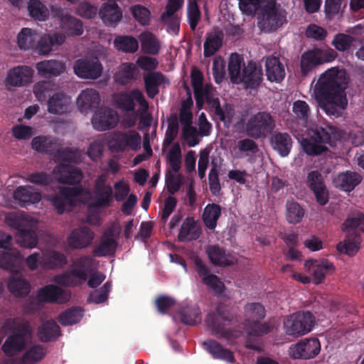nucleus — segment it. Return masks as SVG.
Here are the masks:
<instances>
[{
  "label": "nucleus",
  "instance_id": "nucleus-1",
  "mask_svg": "<svg viewBox=\"0 0 364 364\" xmlns=\"http://www.w3.org/2000/svg\"><path fill=\"white\" fill-rule=\"evenodd\" d=\"M347 84L346 70L337 67L327 70L319 77L314 87V96L320 109L328 117H340L346 110Z\"/></svg>",
  "mask_w": 364,
  "mask_h": 364
},
{
  "label": "nucleus",
  "instance_id": "nucleus-2",
  "mask_svg": "<svg viewBox=\"0 0 364 364\" xmlns=\"http://www.w3.org/2000/svg\"><path fill=\"white\" fill-rule=\"evenodd\" d=\"M23 257L19 251L0 254V267L10 272L7 288L16 297H26L31 291L29 282L20 273Z\"/></svg>",
  "mask_w": 364,
  "mask_h": 364
},
{
  "label": "nucleus",
  "instance_id": "nucleus-3",
  "mask_svg": "<svg viewBox=\"0 0 364 364\" xmlns=\"http://www.w3.org/2000/svg\"><path fill=\"white\" fill-rule=\"evenodd\" d=\"M219 318L228 323L239 321L238 316L236 313L232 311L224 304H218L215 311L208 313L205 320L208 329L210 330L213 335L218 338H225L226 340L235 339L241 336V331L231 328H226L224 323L219 321Z\"/></svg>",
  "mask_w": 364,
  "mask_h": 364
},
{
  "label": "nucleus",
  "instance_id": "nucleus-4",
  "mask_svg": "<svg viewBox=\"0 0 364 364\" xmlns=\"http://www.w3.org/2000/svg\"><path fill=\"white\" fill-rule=\"evenodd\" d=\"M62 141L53 135H39L34 136L31 141V147L40 154L48 156L54 155L55 159H80L84 152L73 147H61Z\"/></svg>",
  "mask_w": 364,
  "mask_h": 364
},
{
  "label": "nucleus",
  "instance_id": "nucleus-5",
  "mask_svg": "<svg viewBox=\"0 0 364 364\" xmlns=\"http://www.w3.org/2000/svg\"><path fill=\"white\" fill-rule=\"evenodd\" d=\"M338 136V129L330 126L314 125L307 130V137L301 141L303 151L309 156H316L328 151L326 144L333 146L332 139Z\"/></svg>",
  "mask_w": 364,
  "mask_h": 364
},
{
  "label": "nucleus",
  "instance_id": "nucleus-6",
  "mask_svg": "<svg viewBox=\"0 0 364 364\" xmlns=\"http://www.w3.org/2000/svg\"><path fill=\"white\" fill-rule=\"evenodd\" d=\"M257 20L262 31H275L286 21V12L276 0H266L258 12Z\"/></svg>",
  "mask_w": 364,
  "mask_h": 364
},
{
  "label": "nucleus",
  "instance_id": "nucleus-7",
  "mask_svg": "<svg viewBox=\"0 0 364 364\" xmlns=\"http://www.w3.org/2000/svg\"><path fill=\"white\" fill-rule=\"evenodd\" d=\"M275 127V121L270 113L259 112L252 115L245 124L247 136L257 139L265 138L272 134Z\"/></svg>",
  "mask_w": 364,
  "mask_h": 364
},
{
  "label": "nucleus",
  "instance_id": "nucleus-8",
  "mask_svg": "<svg viewBox=\"0 0 364 364\" xmlns=\"http://www.w3.org/2000/svg\"><path fill=\"white\" fill-rule=\"evenodd\" d=\"M141 137L135 130L114 131L108 140L112 152L136 151L141 148Z\"/></svg>",
  "mask_w": 364,
  "mask_h": 364
},
{
  "label": "nucleus",
  "instance_id": "nucleus-9",
  "mask_svg": "<svg viewBox=\"0 0 364 364\" xmlns=\"http://www.w3.org/2000/svg\"><path fill=\"white\" fill-rule=\"evenodd\" d=\"M314 323L315 317L307 311L293 314L284 321V326L288 335L301 336L310 332Z\"/></svg>",
  "mask_w": 364,
  "mask_h": 364
},
{
  "label": "nucleus",
  "instance_id": "nucleus-10",
  "mask_svg": "<svg viewBox=\"0 0 364 364\" xmlns=\"http://www.w3.org/2000/svg\"><path fill=\"white\" fill-rule=\"evenodd\" d=\"M336 57L337 53L333 49L321 50L314 48L308 50L301 56V71L305 75L316 66L331 62Z\"/></svg>",
  "mask_w": 364,
  "mask_h": 364
},
{
  "label": "nucleus",
  "instance_id": "nucleus-11",
  "mask_svg": "<svg viewBox=\"0 0 364 364\" xmlns=\"http://www.w3.org/2000/svg\"><path fill=\"white\" fill-rule=\"evenodd\" d=\"M30 334L27 323L19 324L14 332L9 336L1 346V350L7 356H14L23 351L26 345V336Z\"/></svg>",
  "mask_w": 364,
  "mask_h": 364
},
{
  "label": "nucleus",
  "instance_id": "nucleus-12",
  "mask_svg": "<svg viewBox=\"0 0 364 364\" xmlns=\"http://www.w3.org/2000/svg\"><path fill=\"white\" fill-rule=\"evenodd\" d=\"M134 101L139 102L144 109H147L149 107L143 92L137 88L132 90L129 92H121L114 95L117 107L123 111H134L136 107Z\"/></svg>",
  "mask_w": 364,
  "mask_h": 364
},
{
  "label": "nucleus",
  "instance_id": "nucleus-13",
  "mask_svg": "<svg viewBox=\"0 0 364 364\" xmlns=\"http://www.w3.org/2000/svg\"><path fill=\"white\" fill-rule=\"evenodd\" d=\"M262 80L263 72L260 64L253 60L248 61L247 65L243 64L238 84L243 83L244 87L247 90H257Z\"/></svg>",
  "mask_w": 364,
  "mask_h": 364
},
{
  "label": "nucleus",
  "instance_id": "nucleus-14",
  "mask_svg": "<svg viewBox=\"0 0 364 364\" xmlns=\"http://www.w3.org/2000/svg\"><path fill=\"white\" fill-rule=\"evenodd\" d=\"M74 73L85 79H97L102 72V66L97 58H80L75 61Z\"/></svg>",
  "mask_w": 364,
  "mask_h": 364
},
{
  "label": "nucleus",
  "instance_id": "nucleus-15",
  "mask_svg": "<svg viewBox=\"0 0 364 364\" xmlns=\"http://www.w3.org/2000/svg\"><path fill=\"white\" fill-rule=\"evenodd\" d=\"M321 350L318 338L305 339L289 348V355L294 359H311L316 357Z\"/></svg>",
  "mask_w": 364,
  "mask_h": 364
},
{
  "label": "nucleus",
  "instance_id": "nucleus-16",
  "mask_svg": "<svg viewBox=\"0 0 364 364\" xmlns=\"http://www.w3.org/2000/svg\"><path fill=\"white\" fill-rule=\"evenodd\" d=\"M196 271L198 277L201 279L203 284L214 291L216 294H220L224 290V284L220 278L210 272L209 268L199 258L196 257L194 260Z\"/></svg>",
  "mask_w": 364,
  "mask_h": 364
},
{
  "label": "nucleus",
  "instance_id": "nucleus-17",
  "mask_svg": "<svg viewBox=\"0 0 364 364\" xmlns=\"http://www.w3.org/2000/svg\"><path fill=\"white\" fill-rule=\"evenodd\" d=\"M119 122L117 113L109 107H100L95 113L92 124L97 131H106L114 128Z\"/></svg>",
  "mask_w": 364,
  "mask_h": 364
},
{
  "label": "nucleus",
  "instance_id": "nucleus-18",
  "mask_svg": "<svg viewBox=\"0 0 364 364\" xmlns=\"http://www.w3.org/2000/svg\"><path fill=\"white\" fill-rule=\"evenodd\" d=\"M38 299L44 303L65 304L70 299V294L55 284H47L38 291Z\"/></svg>",
  "mask_w": 364,
  "mask_h": 364
},
{
  "label": "nucleus",
  "instance_id": "nucleus-19",
  "mask_svg": "<svg viewBox=\"0 0 364 364\" xmlns=\"http://www.w3.org/2000/svg\"><path fill=\"white\" fill-rule=\"evenodd\" d=\"M304 267L309 272H312L314 282L316 284L322 283L326 275L331 274L335 271L333 263L328 259L318 261L310 259L305 262Z\"/></svg>",
  "mask_w": 364,
  "mask_h": 364
},
{
  "label": "nucleus",
  "instance_id": "nucleus-20",
  "mask_svg": "<svg viewBox=\"0 0 364 364\" xmlns=\"http://www.w3.org/2000/svg\"><path fill=\"white\" fill-rule=\"evenodd\" d=\"M82 192L79 187L62 188L59 194L50 196V200L58 214H63L65 210V205L73 201V198L78 196Z\"/></svg>",
  "mask_w": 364,
  "mask_h": 364
},
{
  "label": "nucleus",
  "instance_id": "nucleus-21",
  "mask_svg": "<svg viewBox=\"0 0 364 364\" xmlns=\"http://www.w3.org/2000/svg\"><path fill=\"white\" fill-rule=\"evenodd\" d=\"M65 41V36L60 33L45 34L37 39L33 51L41 55H48L54 46H61Z\"/></svg>",
  "mask_w": 364,
  "mask_h": 364
},
{
  "label": "nucleus",
  "instance_id": "nucleus-22",
  "mask_svg": "<svg viewBox=\"0 0 364 364\" xmlns=\"http://www.w3.org/2000/svg\"><path fill=\"white\" fill-rule=\"evenodd\" d=\"M362 176L355 171H346L339 173L333 179V186L339 190L350 193L362 181Z\"/></svg>",
  "mask_w": 364,
  "mask_h": 364
},
{
  "label": "nucleus",
  "instance_id": "nucleus-23",
  "mask_svg": "<svg viewBox=\"0 0 364 364\" xmlns=\"http://www.w3.org/2000/svg\"><path fill=\"white\" fill-rule=\"evenodd\" d=\"M94 239V232L87 227L73 230L68 237V246L72 249H82L89 246Z\"/></svg>",
  "mask_w": 364,
  "mask_h": 364
},
{
  "label": "nucleus",
  "instance_id": "nucleus-24",
  "mask_svg": "<svg viewBox=\"0 0 364 364\" xmlns=\"http://www.w3.org/2000/svg\"><path fill=\"white\" fill-rule=\"evenodd\" d=\"M144 88L148 97L153 99L159 93V87L169 84V80L161 72H148L143 76Z\"/></svg>",
  "mask_w": 364,
  "mask_h": 364
},
{
  "label": "nucleus",
  "instance_id": "nucleus-25",
  "mask_svg": "<svg viewBox=\"0 0 364 364\" xmlns=\"http://www.w3.org/2000/svg\"><path fill=\"white\" fill-rule=\"evenodd\" d=\"M95 198L88 205L90 211L92 209L99 210L102 208L110 206L113 199V191L110 186L97 183L95 186Z\"/></svg>",
  "mask_w": 364,
  "mask_h": 364
},
{
  "label": "nucleus",
  "instance_id": "nucleus-26",
  "mask_svg": "<svg viewBox=\"0 0 364 364\" xmlns=\"http://www.w3.org/2000/svg\"><path fill=\"white\" fill-rule=\"evenodd\" d=\"M56 179L61 183L75 185L82 179V171L73 166L61 164L54 170Z\"/></svg>",
  "mask_w": 364,
  "mask_h": 364
},
{
  "label": "nucleus",
  "instance_id": "nucleus-27",
  "mask_svg": "<svg viewBox=\"0 0 364 364\" xmlns=\"http://www.w3.org/2000/svg\"><path fill=\"white\" fill-rule=\"evenodd\" d=\"M33 70L28 66H17L9 70L6 82L12 87H21L31 82Z\"/></svg>",
  "mask_w": 364,
  "mask_h": 364
},
{
  "label": "nucleus",
  "instance_id": "nucleus-28",
  "mask_svg": "<svg viewBox=\"0 0 364 364\" xmlns=\"http://www.w3.org/2000/svg\"><path fill=\"white\" fill-rule=\"evenodd\" d=\"M99 15L106 26H115L122 18V11L116 1H107L102 4Z\"/></svg>",
  "mask_w": 364,
  "mask_h": 364
},
{
  "label": "nucleus",
  "instance_id": "nucleus-29",
  "mask_svg": "<svg viewBox=\"0 0 364 364\" xmlns=\"http://www.w3.org/2000/svg\"><path fill=\"white\" fill-rule=\"evenodd\" d=\"M98 92L93 89L82 90L77 99V104L81 112H87L97 109L100 103Z\"/></svg>",
  "mask_w": 364,
  "mask_h": 364
},
{
  "label": "nucleus",
  "instance_id": "nucleus-30",
  "mask_svg": "<svg viewBox=\"0 0 364 364\" xmlns=\"http://www.w3.org/2000/svg\"><path fill=\"white\" fill-rule=\"evenodd\" d=\"M68 264L65 255L57 250H50L42 253L41 264L48 269L63 268Z\"/></svg>",
  "mask_w": 364,
  "mask_h": 364
},
{
  "label": "nucleus",
  "instance_id": "nucleus-31",
  "mask_svg": "<svg viewBox=\"0 0 364 364\" xmlns=\"http://www.w3.org/2000/svg\"><path fill=\"white\" fill-rule=\"evenodd\" d=\"M55 15L60 18L62 28L70 36H80L83 33L82 23L80 20L70 15L65 14L60 8L57 9Z\"/></svg>",
  "mask_w": 364,
  "mask_h": 364
},
{
  "label": "nucleus",
  "instance_id": "nucleus-32",
  "mask_svg": "<svg viewBox=\"0 0 364 364\" xmlns=\"http://www.w3.org/2000/svg\"><path fill=\"white\" fill-rule=\"evenodd\" d=\"M70 98L63 93H55L47 102L48 112L53 114L61 115L69 112Z\"/></svg>",
  "mask_w": 364,
  "mask_h": 364
},
{
  "label": "nucleus",
  "instance_id": "nucleus-33",
  "mask_svg": "<svg viewBox=\"0 0 364 364\" xmlns=\"http://www.w3.org/2000/svg\"><path fill=\"white\" fill-rule=\"evenodd\" d=\"M267 78L272 82H280L285 77V70L283 64L279 58L268 57L265 61Z\"/></svg>",
  "mask_w": 364,
  "mask_h": 364
},
{
  "label": "nucleus",
  "instance_id": "nucleus-34",
  "mask_svg": "<svg viewBox=\"0 0 364 364\" xmlns=\"http://www.w3.org/2000/svg\"><path fill=\"white\" fill-rule=\"evenodd\" d=\"M203 346L215 359L223 360L228 363H233L235 360L233 353L215 340H207L203 343Z\"/></svg>",
  "mask_w": 364,
  "mask_h": 364
},
{
  "label": "nucleus",
  "instance_id": "nucleus-35",
  "mask_svg": "<svg viewBox=\"0 0 364 364\" xmlns=\"http://www.w3.org/2000/svg\"><path fill=\"white\" fill-rule=\"evenodd\" d=\"M201 234V230L196 225L193 218H186L180 228L178 240L179 242H186L198 240Z\"/></svg>",
  "mask_w": 364,
  "mask_h": 364
},
{
  "label": "nucleus",
  "instance_id": "nucleus-36",
  "mask_svg": "<svg viewBox=\"0 0 364 364\" xmlns=\"http://www.w3.org/2000/svg\"><path fill=\"white\" fill-rule=\"evenodd\" d=\"M223 42V33L221 31L215 30L208 32L205 35V41L203 45V55L209 58L215 55L222 47Z\"/></svg>",
  "mask_w": 364,
  "mask_h": 364
},
{
  "label": "nucleus",
  "instance_id": "nucleus-37",
  "mask_svg": "<svg viewBox=\"0 0 364 364\" xmlns=\"http://www.w3.org/2000/svg\"><path fill=\"white\" fill-rule=\"evenodd\" d=\"M360 235L356 231H353L346 235L343 242L337 244L336 249L341 253L353 257L360 249Z\"/></svg>",
  "mask_w": 364,
  "mask_h": 364
},
{
  "label": "nucleus",
  "instance_id": "nucleus-38",
  "mask_svg": "<svg viewBox=\"0 0 364 364\" xmlns=\"http://www.w3.org/2000/svg\"><path fill=\"white\" fill-rule=\"evenodd\" d=\"M208 102L215 117L223 122L225 126L228 127L231 124L235 114L233 107L230 105L226 104L225 107L223 108L218 98L208 99Z\"/></svg>",
  "mask_w": 364,
  "mask_h": 364
},
{
  "label": "nucleus",
  "instance_id": "nucleus-39",
  "mask_svg": "<svg viewBox=\"0 0 364 364\" xmlns=\"http://www.w3.org/2000/svg\"><path fill=\"white\" fill-rule=\"evenodd\" d=\"M60 335V328L53 320L43 322L37 331L38 338L44 343L55 341Z\"/></svg>",
  "mask_w": 364,
  "mask_h": 364
},
{
  "label": "nucleus",
  "instance_id": "nucleus-40",
  "mask_svg": "<svg viewBox=\"0 0 364 364\" xmlns=\"http://www.w3.org/2000/svg\"><path fill=\"white\" fill-rule=\"evenodd\" d=\"M87 275L78 269H70L68 272L58 274L54 277V282L63 287H77L80 281H86Z\"/></svg>",
  "mask_w": 364,
  "mask_h": 364
},
{
  "label": "nucleus",
  "instance_id": "nucleus-41",
  "mask_svg": "<svg viewBox=\"0 0 364 364\" xmlns=\"http://www.w3.org/2000/svg\"><path fill=\"white\" fill-rule=\"evenodd\" d=\"M36 69L40 75L49 78L53 76H58L65 70V65L60 61L55 60H43L36 64Z\"/></svg>",
  "mask_w": 364,
  "mask_h": 364
},
{
  "label": "nucleus",
  "instance_id": "nucleus-42",
  "mask_svg": "<svg viewBox=\"0 0 364 364\" xmlns=\"http://www.w3.org/2000/svg\"><path fill=\"white\" fill-rule=\"evenodd\" d=\"M14 198L21 206L26 207L38 203L41 200V195L33 191L31 187L18 186L14 192Z\"/></svg>",
  "mask_w": 364,
  "mask_h": 364
},
{
  "label": "nucleus",
  "instance_id": "nucleus-43",
  "mask_svg": "<svg viewBox=\"0 0 364 364\" xmlns=\"http://www.w3.org/2000/svg\"><path fill=\"white\" fill-rule=\"evenodd\" d=\"M222 213L221 207L216 203H208L204 208L202 220L205 226L213 231Z\"/></svg>",
  "mask_w": 364,
  "mask_h": 364
},
{
  "label": "nucleus",
  "instance_id": "nucleus-44",
  "mask_svg": "<svg viewBox=\"0 0 364 364\" xmlns=\"http://www.w3.org/2000/svg\"><path fill=\"white\" fill-rule=\"evenodd\" d=\"M118 243L115 238H105L102 237L98 245L92 251L94 257H102L112 256L115 254Z\"/></svg>",
  "mask_w": 364,
  "mask_h": 364
},
{
  "label": "nucleus",
  "instance_id": "nucleus-45",
  "mask_svg": "<svg viewBox=\"0 0 364 364\" xmlns=\"http://www.w3.org/2000/svg\"><path fill=\"white\" fill-rule=\"evenodd\" d=\"M38 38L36 31L30 28H23L17 36V43L21 50H33Z\"/></svg>",
  "mask_w": 364,
  "mask_h": 364
},
{
  "label": "nucleus",
  "instance_id": "nucleus-46",
  "mask_svg": "<svg viewBox=\"0 0 364 364\" xmlns=\"http://www.w3.org/2000/svg\"><path fill=\"white\" fill-rule=\"evenodd\" d=\"M207 255L210 262L220 267H228L233 264V261L228 259L223 248L218 245L209 246L206 250Z\"/></svg>",
  "mask_w": 364,
  "mask_h": 364
},
{
  "label": "nucleus",
  "instance_id": "nucleus-47",
  "mask_svg": "<svg viewBox=\"0 0 364 364\" xmlns=\"http://www.w3.org/2000/svg\"><path fill=\"white\" fill-rule=\"evenodd\" d=\"M272 146L282 157L287 156L291 148L292 140L287 133H277L272 139Z\"/></svg>",
  "mask_w": 364,
  "mask_h": 364
},
{
  "label": "nucleus",
  "instance_id": "nucleus-48",
  "mask_svg": "<svg viewBox=\"0 0 364 364\" xmlns=\"http://www.w3.org/2000/svg\"><path fill=\"white\" fill-rule=\"evenodd\" d=\"M17 243L26 248L35 247L38 243L36 232L31 228H20L16 235Z\"/></svg>",
  "mask_w": 364,
  "mask_h": 364
},
{
  "label": "nucleus",
  "instance_id": "nucleus-49",
  "mask_svg": "<svg viewBox=\"0 0 364 364\" xmlns=\"http://www.w3.org/2000/svg\"><path fill=\"white\" fill-rule=\"evenodd\" d=\"M305 215L304 209L294 200H288L286 204V219L289 224L296 225L301 222Z\"/></svg>",
  "mask_w": 364,
  "mask_h": 364
},
{
  "label": "nucleus",
  "instance_id": "nucleus-50",
  "mask_svg": "<svg viewBox=\"0 0 364 364\" xmlns=\"http://www.w3.org/2000/svg\"><path fill=\"white\" fill-rule=\"evenodd\" d=\"M141 49L144 53L150 55L159 53L161 46L158 39L151 32L143 33L140 35Z\"/></svg>",
  "mask_w": 364,
  "mask_h": 364
},
{
  "label": "nucleus",
  "instance_id": "nucleus-51",
  "mask_svg": "<svg viewBox=\"0 0 364 364\" xmlns=\"http://www.w3.org/2000/svg\"><path fill=\"white\" fill-rule=\"evenodd\" d=\"M114 46L118 50L134 53L139 48V43L136 38L131 36H119L114 41Z\"/></svg>",
  "mask_w": 364,
  "mask_h": 364
},
{
  "label": "nucleus",
  "instance_id": "nucleus-52",
  "mask_svg": "<svg viewBox=\"0 0 364 364\" xmlns=\"http://www.w3.org/2000/svg\"><path fill=\"white\" fill-rule=\"evenodd\" d=\"M180 318L186 325H196L201 321L200 308L196 305L183 307L180 311Z\"/></svg>",
  "mask_w": 364,
  "mask_h": 364
},
{
  "label": "nucleus",
  "instance_id": "nucleus-53",
  "mask_svg": "<svg viewBox=\"0 0 364 364\" xmlns=\"http://www.w3.org/2000/svg\"><path fill=\"white\" fill-rule=\"evenodd\" d=\"M82 316L83 311L80 307H72L62 312L58 321L64 326H71L80 322Z\"/></svg>",
  "mask_w": 364,
  "mask_h": 364
},
{
  "label": "nucleus",
  "instance_id": "nucleus-54",
  "mask_svg": "<svg viewBox=\"0 0 364 364\" xmlns=\"http://www.w3.org/2000/svg\"><path fill=\"white\" fill-rule=\"evenodd\" d=\"M242 64L243 65L245 63L240 55L237 53L231 54L228 63V73L232 83L238 84V80L242 74Z\"/></svg>",
  "mask_w": 364,
  "mask_h": 364
},
{
  "label": "nucleus",
  "instance_id": "nucleus-55",
  "mask_svg": "<svg viewBox=\"0 0 364 364\" xmlns=\"http://www.w3.org/2000/svg\"><path fill=\"white\" fill-rule=\"evenodd\" d=\"M46 352V348L42 345H34L23 355L21 361L23 364H33L41 360Z\"/></svg>",
  "mask_w": 364,
  "mask_h": 364
},
{
  "label": "nucleus",
  "instance_id": "nucleus-56",
  "mask_svg": "<svg viewBox=\"0 0 364 364\" xmlns=\"http://www.w3.org/2000/svg\"><path fill=\"white\" fill-rule=\"evenodd\" d=\"M28 10L30 16L36 20L45 21L49 16V11L40 0H29Z\"/></svg>",
  "mask_w": 364,
  "mask_h": 364
},
{
  "label": "nucleus",
  "instance_id": "nucleus-57",
  "mask_svg": "<svg viewBox=\"0 0 364 364\" xmlns=\"http://www.w3.org/2000/svg\"><path fill=\"white\" fill-rule=\"evenodd\" d=\"M355 38L348 34L343 33H336L331 42L332 46L340 52H345L350 49Z\"/></svg>",
  "mask_w": 364,
  "mask_h": 364
},
{
  "label": "nucleus",
  "instance_id": "nucleus-58",
  "mask_svg": "<svg viewBox=\"0 0 364 364\" xmlns=\"http://www.w3.org/2000/svg\"><path fill=\"white\" fill-rule=\"evenodd\" d=\"M245 316L247 320H255L259 321L263 319L266 315V311L262 304L257 302L248 303L245 307Z\"/></svg>",
  "mask_w": 364,
  "mask_h": 364
},
{
  "label": "nucleus",
  "instance_id": "nucleus-59",
  "mask_svg": "<svg viewBox=\"0 0 364 364\" xmlns=\"http://www.w3.org/2000/svg\"><path fill=\"white\" fill-rule=\"evenodd\" d=\"M135 71L136 68L132 63H124L115 74V80L121 85H126L134 78Z\"/></svg>",
  "mask_w": 364,
  "mask_h": 364
},
{
  "label": "nucleus",
  "instance_id": "nucleus-60",
  "mask_svg": "<svg viewBox=\"0 0 364 364\" xmlns=\"http://www.w3.org/2000/svg\"><path fill=\"white\" fill-rule=\"evenodd\" d=\"M112 288V282H106L102 287L98 289L92 291L87 299L88 302L94 304H101L107 300L109 293Z\"/></svg>",
  "mask_w": 364,
  "mask_h": 364
},
{
  "label": "nucleus",
  "instance_id": "nucleus-61",
  "mask_svg": "<svg viewBox=\"0 0 364 364\" xmlns=\"http://www.w3.org/2000/svg\"><path fill=\"white\" fill-rule=\"evenodd\" d=\"M246 332L250 336H259L266 334L270 331V327L268 323H260L255 320H247L245 323Z\"/></svg>",
  "mask_w": 364,
  "mask_h": 364
},
{
  "label": "nucleus",
  "instance_id": "nucleus-62",
  "mask_svg": "<svg viewBox=\"0 0 364 364\" xmlns=\"http://www.w3.org/2000/svg\"><path fill=\"white\" fill-rule=\"evenodd\" d=\"M201 12L197 4V1L191 0L189 1L187 9V18L190 28L194 31L200 20Z\"/></svg>",
  "mask_w": 364,
  "mask_h": 364
},
{
  "label": "nucleus",
  "instance_id": "nucleus-63",
  "mask_svg": "<svg viewBox=\"0 0 364 364\" xmlns=\"http://www.w3.org/2000/svg\"><path fill=\"white\" fill-rule=\"evenodd\" d=\"M131 13L134 19L141 25L146 26L149 24L151 12L144 6L136 4L130 8Z\"/></svg>",
  "mask_w": 364,
  "mask_h": 364
},
{
  "label": "nucleus",
  "instance_id": "nucleus-64",
  "mask_svg": "<svg viewBox=\"0 0 364 364\" xmlns=\"http://www.w3.org/2000/svg\"><path fill=\"white\" fill-rule=\"evenodd\" d=\"M165 180L169 193L175 194L181 188L182 184V176L181 174H176L170 171H166Z\"/></svg>",
  "mask_w": 364,
  "mask_h": 364
}]
</instances>
